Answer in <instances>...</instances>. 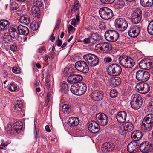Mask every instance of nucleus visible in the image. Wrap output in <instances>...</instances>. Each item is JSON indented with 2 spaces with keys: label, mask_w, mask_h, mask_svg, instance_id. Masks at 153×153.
I'll list each match as a JSON object with an SVG mask.
<instances>
[{
  "label": "nucleus",
  "mask_w": 153,
  "mask_h": 153,
  "mask_svg": "<svg viewBox=\"0 0 153 153\" xmlns=\"http://www.w3.org/2000/svg\"><path fill=\"white\" fill-rule=\"evenodd\" d=\"M142 127L145 132H148L153 128V114L147 115L142 123Z\"/></svg>",
  "instance_id": "f257e3e1"
},
{
  "label": "nucleus",
  "mask_w": 153,
  "mask_h": 153,
  "mask_svg": "<svg viewBox=\"0 0 153 153\" xmlns=\"http://www.w3.org/2000/svg\"><path fill=\"white\" fill-rule=\"evenodd\" d=\"M118 62L123 67L130 68H132L134 65V62L131 58L125 55L120 56L118 58Z\"/></svg>",
  "instance_id": "f03ea898"
},
{
  "label": "nucleus",
  "mask_w": 153,
  "mask_h": 153,
  "mask_svg": "<svg viewBox=\"0 0 153 153\" xmlns=\"http://www.w3.org/2000/svg\"><path fill=\"white\" fill-rule=\"evenodd\" d=\"M143 103L142 98L138 94H133L131 97L130 104L134 109L137 110L142 106Z\"/></svg>",
  "instance_id": "7ed1b4c3"
},
{
  "label": "nucleus",
  "mask_w": 153,
  "mask_h": 153,
  "mask_svg": "<svg viewBox=\"0 0 153 153\" xmlns=\"http://www.w3.org/2000/svg\"><path fill=\"white\" fill-rule=\"evenodd\" d=\"M83 58L91 67H95L99 63L98 58L94 54L89 53L85 54L83 55Z\"/></svg>",
  "instance_id": "20e7f679"
},
{
  "label": "nucleus",
  "mask_w": 153,
  "mask_h": 153,
  "mask_svg": "<svg viewBox=\"0 0 153 153\" xmlns=\"http://www.w3.org/2000/svg\"><path fill=\"white\" fill-rule=\"evenodd\" d=\"M99 13L100 17L105 20L110 19L114 16L113 11L111 9L105 7L100 9Z\"/></svg>",
  "instance_id": "39448f33"
},
{
  "label": "nucleus",
  "mask_w": 153,
  "mask_h": 153,
  "mask_svg": "<svg viewBox=\"0 0 153 153\" xmlns=\"http://www.w3.org/2000/svg\"><path fill=\"white\" fill-rule=\"evenodd\" d=\"M105 37L109 42H115L118 39L119 35L118 33L114 30L106 31L105 33Z\"/></svg>",
  "instance_id": "423d86ee"
},
{
  "label": "nucleus",
  "mask_w": 153,
  "mask_h": 153,
  "mask_svg": "<svg viewBox=\"0 0 153 153\" xmlns=\"http://www.w3.org/2000/svg\"><path fill=\"white\" fill-rule=\"evenodd\" d=\"M114 24L117 30L120 31H124L128 27L126 21L123 18H120L116 19Z\"/></svg>",
  "instance_id": "0eeeda50"
},
{
  "label": "nucleus",
  "mask_w": 153,
  "mask_h": 153,
  "mask_svg": "<svg viewBox=\"0 0 153 153\" xmlns=\"http://www.w3.org/2000/svg\"><path fill=\"white\" fill-rule=\"evenodd\" d=\"M122 71L121 67L117 64L110 65L108 68V72L110 75L118 76L120 75Z\"/></svg>",
  "instance_id": "6e6552de"
},
{
  "label": "nucleus",
  "mask_w": 153,
  "mask_h": 153,
  "mask_svg": "<svg viewBox=\"0 0 153 153\" xmlns=\"http://www.w3.org/2000/svg\"><path fill=\"white\" fill-rule=\"evenodd\" d=\"M136 77L138 81L145 82L149 79L150 75L148 72L140 70L136 73Z\"/></svg>",
  "instance_id": "1a4fd4ad"
},
{
  "label": "nucleus",
  "mask_w": 153,
  "mask_h": 153,
  "mask_svg": "<svg viewBox=\"0 0 153 153\" xmlns=\"http://www.w3.org/2000/svg\"><path fill=\"white\" fill-rule=\"evenodd\" d=\"M135 88L137 92L142 94L147 93L150 90L149 85L146 83H138L136 84Z\"/></svg>",
  "instance_id": "9d476101"
},
{
  "label": "nucleus",
  "mask_w": 153,
  "mask_h": 153,
  "mask_svg": "<svg viewBox=\"0 0 153 153\" xmlns=\"http://www.w3.org/2000/svg\"><path fill=\"white\" fill-rule=\"evenodd\" d=\"M75 67L77 71L84 74L87 73L89 70L87 63L84 61H79L76 62Z\"/></svg>",
  "instance_id": "9b49d317"
},
{
  "label": "nucleus",
  "mask_w": 153,
  "mask_h": 153,
  "mask_svg": "<svg viewBox=\"0 0 153 153\" xmlns=\"http://www.w3.org/2000/svg\"><path fill=\"white\" fill-rule=\"evenodd\" d=\"M111 45L108 42H102L97 44L95 49L102 53H105L110 50Z\"/></svg>",
  "instance_id": "f8f14e48"
},
{
  "label": "nucleus",
  "mask_w": 153,
  "mask_h": 153,
  "mask_svg": "<svg viewBox=\"0 0 153 153\" xmlns=\"http://www.w3.org/2000/svg\"><path fill=\"white\" fill-rule=\"evenodd\" d=\"M142 11L140 9H136L132 14V21L134 24H137L141 20Z\"/></svg>",
  "instance_id": "ddd939ff"
},
{
  "label": "nucleus",
  "mask_w": 153,
  "mask_h": 153,
  "mask_svg": "<svg viewBox=\"0 0 153 153\" xmlns=\"http://www.w3.org/2000/svg\"><path fill=\"white\" fill-rule=\"evenodd\" d=\"M139 147L140 151L143 153H149L152 148V144L147 141L142 142Z\"/></svg>",
  "instance_id": "4468645a"
},
{
  "label": "nucleus",
  "mask_w": 153,
  "mask_h": 153,
  "mask_svg": "<svg viewBox=\"0 0 153 153\" xmlns=\"http://www.w3.org/2000/svg\"><path fill=\"white\" fill-rule=\"evenodd\" d=\"M96 119L98 123L102 126L107 124L108 121L107 116L104 113H99L96 115Z\"/></svg>",
  "instance_id": "2eb2a0df"
},
{
  "label": "nucleus",
  "mask_w": 153,
  "mask_h": 153,
  "mask_svg": "<svg viewBox=\"0 0 153 153\" xmlns=\"http://www.w3.org/2000/svg\"><path fill=\"white\" fill-rule=\"evenodd\" d=\"M139 66L141 69L148 70L151 69L152 67V63L149 60L144 59L140 62Z\"/></svg>",
  "instance_id": "dca6fc26"
},
{
  "label": "nucleus",
  "mask_w": 153,
  "mask_h": 153,
  "mask_svg": "<svg viewBox=\"0 0 153 153\" xmlns=\"http://www.w3.org/2000/svg\"><path fill=\"white\" fill-rule=\"evenodd\" d=\"M103 93L102 91L98 90L94 91L91 94V99L93 100L99 101L103 98Z\"/></svg>",
  "instance_id": "f3484780"
},
{
  "label": "nucleus",
  "mask_w": 153,
  "mask_h": 153,
  "mask_svg": "<svg viewBox=\"0 0 153 153\" xmlns=\"http://www.w3.org/2000/svg\"><path fill=\"white\" fill-rule=\"evenodd\" d=\"M140 29L137 26H131L128 31L129 36L131 37L135 38L137 37L140 33Z\"/></svg>",
  "instance_id": "a211bd4d"
},
{
  "label": "nucleus",
  "mask_w": 153,
  "mask_h": 153,
  "mask_svg": "<svg viewBox=\"0 0 153 153\" xmlns=\"http://www.w3.org/2000/svg\"><path fill=\"white\" fill-rule=\"evenodd\" d=\"M139 144L135 141H131L128 145L127 151L130 153H135L138 151Z\"/></svg>",
  "instance_id": "6ab92c4d"
},
{
  "label": "nucleus",
  "mask_w": 153,
  "mask_h": 153,
  "mask_svg": "<svg viewBox=\"0 0 153 153\" xmlns=\"http://www.w3.org/2000/svg\"><path fill=\"white\" fill-rule=\"evenodd\" d=\"M83 77L80 75L73 74L69 76L67 80L68 82L70 84L76 83L77 82L81 81Z\"/></svg>",
  "instance_id": "aec40b11"
},
{
  "label": "nucleus",
  "mask_w": 153,
  "mask_h": 153,
  "mask_svg": "<svg viewBox=\"0 0 153 153\" xmlns=\"http://www.w3.org/2000/svg\"><path fill=\"white\" fill-rule=\"evenodd\" d=\"M8 32L11 37L14 39H17L19 36L17 26L14 25L10 27Z\"/></svg>",
  "instance_id": "412c9836"
},
{
  "label": "nucleus",
  "mask_w": 153,
  "mask_h": 153,
  "mask_svg": "<svg viewBox=\"0 0 153 153\" xmlns=\"http://www.w3.org/2000/svg\"><path fill=\"white\" fill-rule=\"evenodd\" d=\"M99 124L95 121H92L90 123L88 126V129L93 133L97 132L99 130Z\"/></svg>",
  "instance_id": "4be33fe9"
},
{
  "label": "nucleus",
  "mask_w": 153,
  "mask_h": 153,
  "mask_svg": "<svg viewBox=\"0 0 153 153\" xmlns=\"http://www.w3.org/2000/svg\"><path fill=\"white\" fill-rule=\"evenodd\" d=\"M127 116V113L126 111H121L117 113L116 118L118 122L120 123H123L126 121Z\"/></svg>",
  "instance_id": "5701e85b"
},
{
  "label": "nucleus",
  "mask_w": 153,
  "mask_h": 153,
  "mask_svg": "<svg viewBox=\"0 0 153 153\" xmlns=\"http://www.w3.org/2000/svg\"><path fill=\"white\" fill-rule=\"evenodd\" d=\"M114 144L111 143H106L103 144L102 149L105 152H111L114 149Z\"/></svg>",
  "instance_id": "b1692460"
},
{
  "label": "nucleus",
  "mask_w": 153,
  "mask_h": 153,
  "mask_svg": "<svg viewBox=\"0 0 153 153\" xmlns=\"http://www.w3.org/2000/svg\"><path fill=\"white\" fill-rule=\"evenodd\" d=\"M78 95H81L84 94L87 90V87L86 84L82 82L78 83Z\"/></svg>",
  "instance_id": "393cba45"
},
{
  "label": "nucleus",
  "mask_w": 153,
  "mask_h": 153,
  "mask_svg": "<svg viewBox=\"0 0 153 153\" xmlns=\"http://www.w3.org/2000/svg\"><path fill=\"white\" fill-rule=\"evenodd\" d=\"M131 137L133 141L137 142L139 141L143 136L142 132L140 130L134 131L132 134Z\"/></svg>",
  "instance_id": "a878e982"
},
{
  "label": "nucleus",
  "mask_w": 153,
  "mask_h": 153,
  "mask_svg": "<svg viewBox=\"0 0 153 153\" xmlns=\"http://www.w3.org/2000/svg\"><path fill=\"white\" fill-rule=\"evenodd\" d=\"M17 27L19 35H22L26 36L29 33V29L26 27L19 25Z\"/></svg>",
  "instance_id": "bb28decb"
},
{
  "label": "nucleus",
  "mask_w": 153,
  "mask_h": 153,
  "mask_svg": "<svg viewBox=\"0 0 153 153\" xmlns=\"http://www.w3.org/2000/svg\"><path fill=\"white\" fill-rule=\"evenodd\" d=\"M140 3L143 7H149L153 5V0H140Z\"/></svg>",
  "instance_id": "cd10ccee"
},
{
  "label": "nucleus",
  "mask_w": 153,
  "mask_h": 153,
  "mask_svg": "<svg viewBox=\"0 0 153 153\" xmlns=\"http://www.w3.org/2000/svg\"><path fill=\"white\" fill-rule=\"evenodd\" d=\"M111 81V83L114 87H116L120 85L121 82V79L118 76L112 77Z\"/></svg>",
  "instance_id": "c85d7f7f"
},
{
  "label": "nucleus",
  "mask_w": 153,
  "mask_h": 153,
  "mask_svg": "<svg viewBox=\"0 0 153 153\" xmlns=\"http://www.w3.org/2000/svg\"><path fill=\"white\" fill-rule=\"evenodd\" d=\"M90 36V38L92 41V44L94 45L98 42L100 38L99 35L97 33L91 34Z\"/></svg>",
  "instance_id": "c756f323"
},
{
  "label": "nucleus",
  "mask_w": 153,
  "mask_h": 153,
  "mask_svg": "<svg viewBox=\"0 0 153 153\" xmlns=\"http://www.w3.org/2000/svg\"><path fill=\"white\" fill-rule=\"evenodd\" d=\"M68 121V125L71 127L77 126L79 123V119L76 117L70 118L69 119Z\"/></svg>",
  "instance_id": "7c9ffc66"
},
{
  "label": "nucleus",
  "mask_w": 153,
  "mask_h": 153,
  "mask_svg": "<svg viewBox=\"0 0 153 153\" xmlns=\"http://www.w3.org/2000/svg\"><path fill=\"white\" fill-rule=\"evenodd\" d=\"M123 127L125 131L130 132L133 129L134 126L130 122H126L124 124Z\"/></svg>",
  "instance_id": "2f4dec72"
},
{
  "label": "nucleus",
  "mask_w": 153,
  "mask_h": 153,
  "mask_svg": "<svg viewBox=\"0 0 153 153\" xmlns=\"http://www.w3.org/2000/svg\"><path fill=\"white\" fill-rule=\"evenodd\" d=\"M10 23L7 20H0V30H4L9 27Z\"/></svg>",
  "instance_id": "473e14b6"
},
{
  "label": "nucleus",
  "mask_w": 153,
  "mask_h": 153,
  "mask_svg": "<svg viewBox=\"0 0 153 153\" xmlns=\"http://www.w3.org/2000/svg\"><path fill=\"white\" fill-rule=\"evenodd\" d=\"M19 21L21 23L26 25L29 24L30 22L29 16L26 15L21 16L19 19Z\"/></svg>",
  "instance_id": "72a5a7b5"
},
{
  "label": "nucleus",
  "mask_w": 153,
  "mask_h": 153,
  "mask_svg": "<svg viewBox=\"0 0 153 153\" xmlns=\"http://www.w3.org/2000/svg\"><path fill=\"white\" fill-rule=\"evenodd\" d=\"M78 83L74 84L72 85L70 88L71 92L73 94L78 95Z\"/></svg>",
  "instance_id": "f704fd0d"
},
{
  "label": "nucleus",
  "mask_w": 153,
  "mask_h": 153,
  "mask_svg": "<svg viewBox=\"0 0 153 153\" xmlns=\"http://www.w3.org/2000/svg\"><path fill=\"white\" fill-rule=\"evenodd\" d=\"M30 27L33 30H36L39 28V25L37 22L35 20L33 21L30 24Z\"/></svg>",
  "instance_id": "c9c22d12"
},
{
  "label": "nucleus",
  "mask_w": 153,
  "mask_h": 153,
  "mask_svg": "<svg viewBox=\"0 0 153 153\" xmlns=\"http://www.w3.org/2000/svg\"><path fill=\"white\" fill-rule=\"evenodd\" d=\"M147 31L150 34H153V20L149 23L147 27Z\"/></svg>",
  "instance_id": "e433bc0d"
},
{
  "label": "nucleus",
  "mask_w": 153,
  "mask_h": 153,
  "mask_svg": "<svg viewBox=\"0 0 153 153\" xmlns=\"http://www.w3.org/2000/svg\"><path fill=\"white\" fill-rule=\"evenodd\" d=\"M12 37L9 35L4 36L3 39L4 42L6 44H9L11 41Z\"/></svg>",
  "instance_id": "4c0bfd02"
},
{
  "label": "nucleus",
  "mask_w": 153,
  "mask_h": 153,
  "mask_svg": "<svg viewBox=\"0 0 153 153\" xmlns=\"http://www.w3.org/2000/svg\"><path fill=\"white\" fill-rule=\"evenodd\" d=\"M125 4L124 1L122 0H118L115 3L117 8L120 9L123 7Z\"/></svg>",
  "instance_id": "58836bf2"
},
{
  "label": "nucleus",
  "mask_w": 153,
  "mask_h": 153,
  "mask_svg": "<svg viewBox=\"0 0 153 153\" xmlns=\"http://www.w3.org/2000/svg\"><path fill=\"white\" fill-rule=\"evenodd\" d=\"M61 89L62 92L66 93L69 91L68 85L65 83H62L61 85Z\"/></svg>",
  "instance_id": "ea45409f"
},
{
  "label": "nucleus",
  "mask_w": 153,
  "mask_h": 153,
  "mask_svg": "<svg viewBox=\"0 0 153 153\" xmlns=\"http://www.w3.org/2000/svg\"><path fill=\"white\" fill-rule=\"evenodd\" d=\"M75 2L73 7L71 9V11L75 12L79 8V4L77 0H75Z\"/></svg>",
  "instance_id": "a19ab883"
},
{
  "label": "nucleus",
  "mask_w": 153,
  "mask_h": 153,
  "mask_svg": "<svg viewBox=\"0 0 153 153\" xmlns=\"http://www.w3.org/2000/svg\"><path fill=\"white\" fill-rule=\"evenodd\" d=\"M8 89L11 92L14 91L17 89V86L14 83L12 82L10 84Z\"/></svg>",
  "instance_id": "79ce46f5"
},
{
  "label": "nucleus",
  "mask_w": 153,
  "mask_h": 153,
  "mask_svg": "<svg viewBox=\"0 0 153 153\" xmlns=\"http://www.w3.org/2000/svg\"><path fill=\"white\" fill-rule=\"evenodd\" d=\"M73 69L71 68H66L65 69L64 72L67 76L72 75Z\"/></svg>",
  "instance_id": "37998d69"
},
{
  "label": "nucleus",
  "mask_w": 153,
  "mask_h": 153,
  "mask_svg": "<svg viewBox=\"0 0 153 153\" xmlns=\"http://www.w3.org/2000/svg\"><path fill=\"white\" fill-rule=\"evenodd\" d=\"M31 11L32 12V14L33 13H40V10L39 7L35 5L33 6L32 7Z\"/></svg>",
  "instance_id": "c03bdc74"
},
{
  "label": "nucleus",
  "mask_w": 153,
  "mask_h": 153,
  "mask_svg": "<svg viewBox=\"0 0 153 153\" xmlns=\"http://www.w3.org/2000/svg\"><path fill=\"white\" fill-rule=\"evenodd\" d=\"M118 94L117 91L115 89L111 90L110 92V95L112 98H115Z\"/></svg>",
  "instance_id": "a18cd8bd"
},
{
  "label": "nucleus",
  "mask_w": 153,
  "mask_h": 153,
  "mask_svg": "<svg viewBox=\"0 0 153 153\" xmlns=\"http://www.w3.org/2000/svg\"><path fill=\"white\" fill-rule=\"evenodd\" d=\"M19 7L18 4L15 2H12L10 5V10H15Z\"/></svg>",
  "instance_id": "49530a36"
},
{
  "label": "nucleus",
  "mask_w": 153,
  "mask_h": 153,
  "mask_svg": "<svg viewBox=\"0 0 153 153\" xmlns=\"http://www.w3.org/2000/svg\"><path fill=\"white\" fill-rule=\"evenodd\" d=\"M22 107V102L18 100L16 101L15 105V107L16 109H17V108L21 109Z\"/></svg>",
  "instance_id": "de8ad7c7"
},
{
  "label": "nucleus",
  "mask_w": 153,
  "mask_h": 153,
  "mask_svg": "<svg viewBox=\"0 0 153 153\" xmlns=\"http://www.w3.org/2000/svg\"><path fill=\"white\" fill-rule=\"evenodd\" d=\"M16 126V127L15 128H12V129H13L17 133H19L20 131L22 129V127H21V128H19V127H20V126H17L16 124H13V126Z\"/></svg>",
  "instance_id": "09e8293b"
},
{
  "label": "nucleus",
  "mask_w": 153,
  "mask_h": 153,
  "mask_svg": "<svg viewBox=\"0 0 153 153\" xmlns=\"http://www.w3.org/2000/svg\"><path fill=\"white\" fill-rule=\"evenodd\" d=\"M13 72L15 74H19L20 72V69L19 67L15 66L12 68Z\"/></svg>",
  "instance_id": "8fccbe9b"
},
{
  "label": "nucleus",
  "mask_w": 153,
  "mask_h": 153,
  "mask_svg": "<svg viewBox=\"0 0 153 153\" xmlns=\"http://www.w3.org/2000/svg\"><path fill=\"white\" fill-rule=\"evenodd\" d=\"M45 75L46 78H49L50 77V73L48 70H47L45 71L43 70L42 73V76Z\"/></svg>",
  "instance_id": "3c124183"
},
{
  "label": "nucleus",
  "mask_w": 153,
  "mask_h": 153,
  "mask_svg": "<svg viewBox=\"0 0 153 153\" xmlns=\"http://www.w3.org/2000/svg\"><path fill=\"white\" fill-rule=\"evenodd\" d=\"M99 25V28L101 29H104L106 28L105 24L104 22L101 21L100 22Z\"/></svg>",
  "instance_id": "603ef678"
},
{
  "label": "nucleus",
  "mask_w": 153,
  "mask_h": 153,
  "mask_svg": "<svg viewBox=\"0 0 153 153\" xmlns=\"http://www.w3.org/2000/svg\"><path fill=\"white\" fill-rule=\"evenodd\" d=\"M90 38L88 37L82 41V42L84 44H88L90 43H92V41Z\"/></svg>",
  "instance_id": "864d4df0"
},
{
  "label": "nucleus",
  "mask_w": 153,
  "mask_h": 153,
  "mask_svg": "<svg viewBox=\"0 0 153 153\" xmlns=\"http://www.w3.org/2000/svg\"><path fill=\"white\" fill-rule=\"evenodd\" d=\"M100 1L103 3L106 4H111L113 3L115 0H100Z\"/></svg>",
  "instance_id": "5fc2aeb1"
},
{
  "label": "nucleus",
  "mask_w": 153,
  "mask_h": 153,
  "mask_svg": "<svg viewBox=\"0 0 153 153\" xmlns=\"http://www.w3.org/2000/svg\"><path fill=\"white\" fill-rule=\"evenodd\" d=\"M148 109L151 112H153V102L151 101L149 104Z\"/></svg>",
  "instance_id": "6e6d98bb"
},
{
  "label": "nucleus",
  "mask_w": 153,
  "mask_h": 153,
  "mask_svg": "<svg viewBox=\"0 0 153 153\" xmlns=\"http://www.w3.org/2000/svg\"><path fill=\"white\" fill-rule=\"evenodd\" d=\"M62 111L64 112H67L69 109L70 106L67 104H64L62 106Z\"/></svg>",
  "instance_id": "4d7b16f0"
},
{
  "label": "nucleus",
  "mask_w": 153,
  "mask_h": 153,
  "mask_svg": "<svg viewBox=\"0 0 153 153\" xmlns=\"http://www.w3.org/2000/svg\"><path fill=\"white\" fill-rule=\"evenodd\" d=\"M112 59L108 56H106L104 59V61L105 63H109L112 61Z\"/></svg>",
  "instance_id": "13d9d810"
},
{
  "label": "nucleus",
  "mask_w": 153,
  "mask_h": 153,
  "mask_svg": "<svg viewBox=\"0 0 153 153\" xmlns=\"http://www.w3.org/2000/svg\"><path fill=\"white\" fill-rule=\"evenodd\" d=\"M40 13H32V15L33 18L35 19H38L40 17Z\"/></svg>",
  "instance_id": "bf43d9fd"
},
{
  "label": "nucleus",
  "mask_w": 153,
  "mask_h": 153,
  "mask_svg": "<svg viewBox=\"0 0 153 153\" xmlns=\"http://www.w3.org/2000/svg\"><path fill=\"white\" fill-rule=\"evenodd\" d=\"M10 49L13 52L15 51L17 49V47L15 44L11 45L10 47Z\"/></svg>",
  "instance_id": "052dcab7"
},
{
  "label": "nucleus",
  "mask_w": 153,
  "mask_h": 153,
  "mask_svg": "<svg viewBox=\"0 0 153 153\" xmlns=\"http://www.w3.org/2000/svg\"><path fill=\"white\" fill-rule=\"evenodd\" d=\"M36 4L38 6L42 7L43 5V3L41 0H36Z\"/></svg>",
  "instance_id": "680f3d73"
},
{
  "label": "nucleus",
  "mask_w": 153,
  "mask_h": 153,
  "mask_svg": "<svg viewBox=\"0 0 153 153\" xmlns=\"http://www.w3.org/2000/svg\"><path fill=\"white\" fill-rule=\"evenodd\" d=\"M62 41L59 39V38L58 37V41H56V44L55 46L57 45L58 47H60L61 46L62 44Z\"/></svg>",
  "instance_id": "e2e57ef3"
},
{
  "label": "nucleus",
  "mask_w": 153,
  "mask_h": 153,
  "mask_svg": "<svg viewBox=\"0 0 153 153\" xmlns=\"http://www.w3.org/2000/svg\"><path fill=\"white\" fill-rule=\"evenodd\" d=\"M45 50V48L44 46H42L39 48L38 50V51L40 53H41L42 52L44 51Z\"/></svg>",
  "instance_id": "0e129e2a"
},
{
  "label": "nucleus",
  "mask_w": 153,
  "mask_h": 153,
  "mask_svg": "<svg viewBox=\"0 0 153 153\" xmlns=\"http://www.w3.org/2000/svg\"><path fill=\"white\" fill-rule=\"evenodd\" d=\"M54 34L53 33L50 36V39L52 42H53L54 41L55 39V37L53 36Z\"/></svg>",
  "instance_id": "69168bd1"
},
{
  "label": "nucleus",
  "mask_w": 153,
  "mask_h": 153,
  "mask_svg": "<svg viewBox=\"0 0 153 153\" xmlns=\"http://www.w3.org/2000/svg\"><path fill=\"white\" fill-rule=\"evenodd\" d=\"M71 24L73 25H75L76 24V20L75 18L73 19H72Z\"/></svg>",
  "instance_id": "338daca9"
},
{
  "label": "nucleus",
  "mask_w": 153,
  "mask_h": 153,
  "mask_svg": "<svg viewBox=\"0 0 153 153\" xmlns=\"http://www.w3.org/2000/svg\"><path fill=\"white\" fill-rule=\"evenodd\" d=\"M56 55V53L53 52H52L51 53V58L52 59H53L55 57V56Z\"/></svg>",
  "instance_id": "774afa93"
}]
</instances>
